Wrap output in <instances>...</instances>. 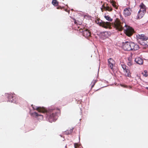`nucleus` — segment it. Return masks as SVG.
Returning a JSON list of instances; mask_svg holds the SVG:
<instances>
[{"label":"nucleus","mask_w":148,"mask_h":148,"mask_svg":"<svg viewBox=\"0 0 148 148\" xmlns=\"http://www.w3.org/2000/svg\"><path fill=\"white\" fill-rule=\"evenodd\" d=\"M73 129H71L69 131H67L66 132V134H71L73 131Z\"/></svg>","instance_id":"412c9836"},{"label":"nucleus","mask_w":148,"mask_h":148,"mask_svg":"<svg viewBox=\"0 0 148 148\" xmlns=\"http://www.w3.org/2000/svg\"><path fill=\"white\" fill-rule=\"evenodd\" d=\"M74 145L75 148H77V147L78 146V144L77 143H75L74 144Z\"/></svg>","instance_id":"393cba45"},{"label":"nucleus","mask_w":148,"mask_h":148,"mask_svg":"<svg viewBox=\"0 0 148 148\" xmlns=\"http://www.w3.org/2000/svg\"><path fill=\"white\" fill-rule=\"evenodd\" d=\"M136 37L138 39H140L142 40L146 41L148 39V37L146 36L144 34H138L137 35Z\"/></svg>","instance_id":"0eeeda50"},{"label":"nucleus","mask_w":148,"mask_h":148,"mask_svg":"<svg viewBox=\"0 0 148 148\" xmlns=\"http://www.w3.org/2000/svg\"><path fill=\"white\" fill-rule=\"evenodd\" d=\"M113 24L114 28L116 30L121 31L123 29L126 35L128 36H132L134 32L133 29L131 27L127 25L125 23H121L118 18L116 19Z\"/></svg>","instance_id":"f257e3e1"},{"label":"nucleus","mask_w":148,"mask_h":148,"mask_svg":"<svg viewBox=\"0 0 148 148\" xmlns=\"http://www.w3.org/2000/svg\"><path fill=\"white\" fill-rule=\"evenodd\" d=\"M128 60L129 62H128L127 64L129 66H131L132 65V62H131V60H130V58H129Z\"/></svg>","instance_id":"5701e85b"},{"label":"nucleus","mask_w":148,"mask_h":148,"mask_svg":"<svg viewBox=\"0 0 148 148\" xmlns=\"http://www.w3.org/2000/svg\"><path fill=\"white\" fill-rule=\"evenodd\" d=\"M108 64L109 67L112 69L115 64L114 61L112 59L110 58L108 60Z\"/></svg>","instance_id":"6e6552de"},{"label":"nucleus","mask_w":148,"mask_h":148,"mask_svg":"<svg viewBox=\"0 0 148 148\" xmlns=\"http://www.w3.org/2000/svg\"><path fill=\"white\" fill-rule=\"evenodd\" d=\"M124 72L125 73L126 76L130 77L131 76V73L130 71L128 69L124 71Z\"/></svg>","instance_id":"ddd939ff"},{"label":"nucleus","mask_w":148,"mask_h":148,"mask_svg":"<svg viewBox=\"0 0 148 148\" xmlns=\"http://www.w3.org/2000/svg\"><path fill=\"white\" fill-rule=\"evenodd\" d=\"M14 97L13 95H10L8 97V101L11 102L15 103L16 102V101L14 100Z\"/></svg>","instance_id":"f8f14e48"},{"label":"nucleus","mask_w":148,"mask_h":148,"mask_svg":"<svg viewBox=\"0 0 148 148\" xmlns=\"http://www.w3.org/2000/svg\"><path fill=\"white\" fill-rule=\"evenodd\" d=\"M83 36L85 37H88L90 36V32L86 29H84L83 31Z\"/></svg>","instance_id":"1a4fd4ad"},{"label":"nucleus","mask_w":148,"mask_h":148,"mask_svg":"<svg viewBox=\"0 0 148 148\" xmlns=\"http://www.w3.org/2000/svg\"><path fill=\"white\" fill-rule=\"evenodd\" d=\"M139 43L141 45H145V43H144V42H142V43H141L140 42H139Z\"/></svg>","instance_id":"a878e982"},{"label":"nucleus","mask_w":148,"mask_h":148,"mask_svg":"<svg viewBox=\"0 0 148 148\" xmlns=\"http://www.w3.org/2000/svg\"><path fill=\"white\" fill-rule=\"evenodd\" d=\"M48 116V120L50 122L55 121L57 119V116L55 111L49 112L47 113Z\"/></svg>","instance_id":"7ed1b4c3"},{"label":"nucleus","mask_w":148,"mask_h":148,"mask_svg":"<svg viewBox=\"0 0 148 148\" xmlns=\"http://www.w3.org/2000/svg\"><path fill=\"white\" fill-rule=\"evenodd\" d=\"M111 3H112V5L113 7L115 8L116 9L117 8L116 5L115 4V3L114 2H111Z\"/></svg>","instance_id":"b1692460"},{"label":"nucleus","mask_w":148,"mask_h":148,"mask_svg":"<svg viewBox=\"0 0 148 148\" xmlns=\"http://www.w3.org/2000/svg\"><path fill=\"white\" fill-rule=\"evenodd\" d=\"M123 47L125 50H137L139 48L138 45L132 42L126 41L123 42Z\"/></svg>","instance_id":"f03ea898"},{"label":"nucleus","mask_w":148,"mask_h":148,"mask_svg":"<svg viewBox=\"0 0 148 148\" xmlns=\"http://www.w3.org/2000/svg\"><path fill=\"white\" fill-rule=\"evenodd\" d=\"M143 75L145 77H147L148 76V74L147 73V71L146 70H145L144 71V72L142 73Z\"/></svg>","instance_id":"aec40b11"},{"label":"nucleus","mask_w":148,"mask_h":148,"mask_svg":"<svg viewBox=\"0 0 148 148\" xmlns=\"http://www.w3.org/2000/svg\"><path fill=\"white\" fill-rule=\"evenodd\" d=\"M97 81L96 79L92 81V82L91 83V84L92 85L91 88H92L94 87L95 84L97 82Z\"/></svg>","instance_id":"6ab92c4d"},{"label":"nucleus","mask_w":148,"mask_h":148,"mask_svg":"<svg viewBox=\"0 0 148 148\" xmlns=\"http://www.w3.org/2000/svg\"><path fill=\"white\" fill-rule=\"evenodd\" d=\"M32 107L33 109L35 110L36 109L39 112L44 113L46 112V110L44 108H41L40 107H38L37 108H34L33 107V105H32Z\"/></svg>","instance_id":"9d476101"},{"label":"nucleus","mask_w":148,"mask_h":148,"mask_svg":"<svg viewBox=\"0 0 148 148\" xmlns=\"http://www.w3.org/2000/svg\"><path fill=\"white\" fill-rule=\"evenodd\" d=\"M32 114L33 116H40L41 117L40 119H43V116L40 114H38L36 112H34L32 113Z\"/></svg>","instance_id":"dca6fc26"},{"label":"nucleus","mask_w":148,"mask_h":148,"mask_svg":"<svg viewBox=\"0 0 148 148\" xmlns=\"http://www.w3.org/2000/svg\"><path fill=\"white\" fill-rule=\"evenodd\" d=\"M105 18L108 21L111 22L112 21V19L110 17L108 16H104Z\"/></svg>","instance_id":"f3484780"},{"label":"nucleus","mask_w":148,"mask_h":148,"mask_svg":"<svg viewBox=\"0 0 148 148\" xmlns=\"http://www.w3.org/2000/svg\"><path fill=\"white\" fill-rule=\"evenodd\" d=\"M140 8L138 13V16L139 18H141L143 17L146 12V8L145 6L143 3L139 6Z\"/></svg>","instance_id":"20e7f679"},{"label":"nucleus","mask_w":148,"mask_h":148,"mask_svg":"<svg viewBox=\"0 0 148 148\" xmlns=\"http://www.w3.org/2000/svg\"><path fill=\"white\" fill-rule=\"evenodd\" d=\"M131 9L130 8H125L124 10L123 14L125 16L130 15L131 14Z\"/></svg>","instance_id":"423d86ee"},{"label":"nucleus","mask_w":148,"mask_h":148,"mask_svg":"<svg viewBox=\"0 0 148 148\" xmlns=\"http://www.w3.org/2000/svg\"><path fill=\"white\" fill-rule=\"evenodd\" d=\"M121 66H122V68L123 69L124 71L127 69V67L124 64H122V65Z\"/></svg>","instance_id":"4be33fe9"},{"label":"nucleus","mask_w":148,"mask_h":148,"mask_svg":"<svg viewBox=\"0 0 148 148\" xmlns=\"http://www.w3.org/2000/svg\"><path fill=\"white\" fill-rule=\"evenodd\" d=\"M52 3L55 6H57L58 5V2L56 0H53Z\"/></svg>","instance_id":"a211bd4d"},{"label":"nucleus","mask_w":148,"mask_h":148,"mask_svg":"<svg viewBox=\"0 0 148 148\" xmlns=\"http://www.w3.org/2000/svg\"><path fill=\"white\" fill-rule=\"evenodd\" d=\"M102 6H103L104 9L106 10L111 11L112 10V8L109 6H105L103 5Z\"/></svg>","instance_id":"2eb2a0df"},{"label":"nucleus","mask_w":148,"mask_h":148,"mask_svg":"<svg viewBox=\"0 0 148 148\" xmlns=\"http://www.w3.org/2000/svg\"><path fill=\"white\" fill-rule=\"evenodd\" d=\"M99 25L105 28H110L111 27V23L108 22H101L100 23Z\"/></svg>","instance_id":"39448f33"},{"label":"nucleus","mask_w":148,"mask_h":148,"mask_svg":"<svg viewBox=\"0 0 148 148\" xmlns=\"http://www.w3.org/2000/svg\"><path fill=\"white\" fill-rule=\"evenodd\" d=\"M135 61L139 64H142L143 63V60L140 58H137L135 59Z\"/></svg>","instance_id":"9b49d317"},{"label":"nucleus","mask_w":148,"mask_h":148,"mask_svg":"<svg viewBox=\"0 0 148 148\" xmlns=\"http://www.w3.org/2000/svg\"><path fill=\"white\" fill-rule=\"evenodd\" d=\"M110 32H103L102 34V36L104 37L105 38H107L110 36Z\"/></svg>","instance_id":"4468645a"}]
</instances>
